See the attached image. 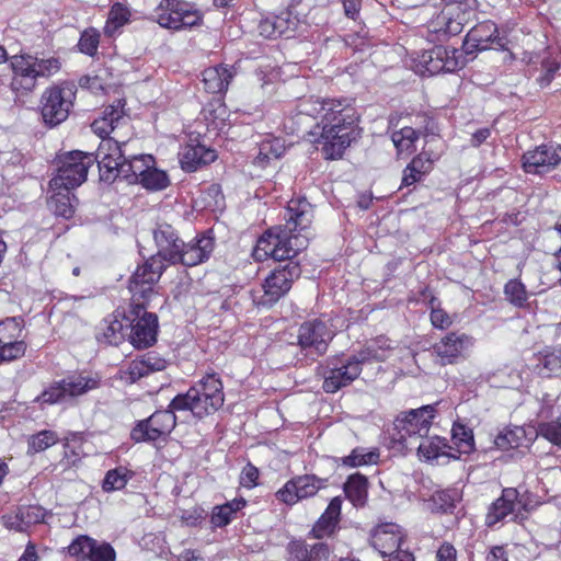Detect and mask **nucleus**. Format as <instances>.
<instances>
[{
  "mask_svg": "<svg viewBox=\"0 0 561 561\" xmlns=\"http://www.w3.org/2000/svg\"><path fill=\"white\" fill-rule=\"evenodd\" d=\"M307 131L311 142L321 145L325 159L341 158L344 150L358 136V116L347 99L310 96L299 101L296 113L289 118L293 131Z\"/></svg>",
  "mask_w": 561,
  "mask_h": 561,
  "instance_id": "f257e3e1",
  "label": "nucleus"
},
{
  "mask_svg": "<svg viewBox=\"0 0 561 561\" xmlns=\"http://www.w3.org/2000/svg\"><path fill=\"white\" fill-rule=\"evenodd\" d=\"M312 217V206L306 198L289 201L284 213L285 224L259 238L253 250L254 260L295 257L307 247L308 237L301 232L309 228Z\"/></svg>",
  "mask_w": 561,
  "mask_h": 561,
  "instance_id": "f03ea898",
  "label": "nucleus"
},
{
  "mask_svg": "<svg viewBox=\"0 0 561 561\" xmlns=\"http://www.w3.org/2000/svg\"><path fill=\"white\" fill-rule=\"evenodd\" d=\"M125 141L117 138L106 139L100 142L96 150L100 179L104 182H114L122 178L129 184L139 183L140 178L154 164L151 154L135 156L126 159L123 150Z\"/></svg>",
  "mask_w": 561,
  "mask_h": 561,
  "instance_id": "7ed1b4c3",
  "label": "nucleus"
},
{
  "mask_svg": "<svg viewBox=\"0 0 561 561\" xmlns=\"http://www.w3.org/2000/svg\"><path fill=\"white\" fill-rule=\"evenodd\" d=\"M98 162L96 154L70 151L60 157L56 175L49 181L50 190H75L88 176L90 167Z\"/></svg>",
  "mask_w": 561,
  "mask_h": 561,
  "instance_id": "20e7f679",
  "label": "nucleus"
},
{
  "mask_svg": "<svg viewBox=\"0 0 561 561\" xmlns=\"http://www.w3.org/2000/svg\"><path fill=\"white\" fill-rule=\"evenodd\" d=\"M434 415L435 405L428 404L398 416L394 421V439L405 449L413 450L420 438L427 436Z\"/></svg>",
  "mask_w": 561,
  "mask_h": 561,
  "instance_id": "39448f33",
  "label": "nucleus"
},
{
  "mask_svg": "<svg viewBox=\"0 0 561 561\" xmlns=\"http://www.w3.org/2000/svg\"><path fill=\"white\" fill-rule=\"evenodd\" d=\"M156 21L164 28L180 31L203 23V14L184 0H162L156 9Z\"/></svg>",
  "mask_w": 561,
  "mask_h": 561,
  "instance_id": "423d86ee",
  "label": "nucleus"
},
{
  "mask_svg": "<svg viewBox=\"0 0 561 561\" xmlns=\"http://www.w3.org/2000/svg\"><path fill=\"white\" fill-rule=\"evenodd\" d=\"M76 85L61 83L46 89L41 99V113L46 125L57 126L69 116L76 99Z\"/></svg>",
  "mask_w": 561,
  "mask_h": 561,
  "instance_id": "0eeeda50",
  "label": "nucleus"
},
{
  "mask_svg": "<svg viewBox=\"0 0 561 561\" xmlns=\"http://www.w3.org/2000/svg\"><path fill=\"white\" fill-rule=\"evenodd\" d=\"M293 259L278 260L285 261V263L275 267L265 278L262 285L264 294L259 301L260 305L271 306L277 302L289 291L294 280L299 278L301 268L299 263L293 261Z\"/></svg>",
  "mask_w": 561,
  "mask_h": 561,
  "instance_id": "6e6552de",
  "label": "nucleus"
},
{
  "mask_svg": "<svg viewBox=\"0 0 561 561\" xmlns=\"http://www.w3.org/2000/svg\"><path fill=\"white\" fill-rule=\"evenodd\" d=\"M165 264L161 257L150 256L139 266L129 280V291L133 302L147 304L154 295L153 285L160 279Z\"/></svg>",
  "mask_w": 561,
  "mask_h": 561,
  "instance_id": "1a4fd4ad",
  "label": "nucleus"
},
{
  "mask_svg": "<svg viewBox=\"0 0 561 561\" xmlns=\"http://www.w3.org/2000/svg\"><path fill=\"white\" fill-rule=\"evenodd\" d=\"M364 359L365 357L352 356L345 360H330L323 373V390L327 393H335L351 385L360 375Z\"/></svg>",
  "mask_w": 561,
  "mask_h": 561,
  "instance_id": "9d476101",
  "label": "nucleus"
},
{
  "mask_svg": "<svg viewBox=\"0 0 561 561\" xmlns=\"http://www.w3.org/2000/svg\"><path fill=\"white\" fill-rule=\"evenodd\" d=\"M134 318L130 324L129 341L137 348L151 346L157 340L158 317L156 313L145 311L146 304L133 302Z\"/></svg>",
  "mask_w": 561,
  "mask_h": 561,
  "instance_id": "9b49d317",
  "label": "nucleus"
},
{
  "mask_svg": "<svg viewBox=\"0 0 561 561\" xmlns=\"http://www.w3.org/2000/svg\"><path fill=\"white\" fill-rule=\"evenodd\" d=\"M99 387V380L85 376H72L55 382L46 389L37 400L43 403L54 404L66 400L82 396L88 391Z\"/></svg>",
  "mask_w": 561,
  "mask_h": 561,
  "instance_id": "f8f14e48",
  "label": "nucleus"
},
{
  "mask_svg": "<svg viewBox=\"0 0 561 561\" xmlns=\"http://www.w3.org/2000/svg\"><path fill=\"white\" fill-rule=\"evenodd\" d=\"M169 410L157 411L149 419L141 421L131 431L135 442H154L171 433L176 424V417L171 404Z\"/></svg>",
  "mask_w": 561,
  "mask_h": 561,
  "instance_id": "ddd939ff",
  "label": "nucleus"
},
{
  "mask_svg": "<svg viewBox=\"0 0 561 561\" xmlns=\"http://www.w3.org/2000/svg\"><path fill=\"white\" fill-rule=\"evenodd\" d=\"M327 479L319 478L314 474L297 476L285 483V485L276 492V497L280 502L293 505L300 500L316 495L319 490L325 488Z\"/></svg>",
  "mask_w": 561,
  "mask_h": 561,
  "instance_id": "4468645a",
  "label": "nucleus"
},
{
  "mask_svg": "<svg viewBox=\"0 0 561 561\" xmlns=\"http://www.w3.org/2000/svg\"><path fill=\"white\" fill-rule=\"evenodd\" d=\"M474 16L473 11L463 9L460 4L449 3L432 21L431 27L434 33L443 36H455L461 33L463 26Z\"/></svg>",
  "mask_w": 561,
  "mask_h": 561,
  "instance_id": "2eb2a0df",
  "label": "nucleus"
},
{
  "mask_svg": "<svg viewBox=\"0 0 561 561\" xmlns=\"http://www.w3.org/2000/svg\"><path fill=\"white\" fill-rule=\"evenodd\" d=\"M506 44V38L499 35L496 24L484 21L468 32L463 47L468 54H471L474 50L505 49Z\"/></svg>",
  "mask_w": 561,
  "mask_h": 561,
  "instance_id": "dca6fc26",
  "label": "nucleus"
},
{
  "mask_svg": "<svg viewBox=\"0 0 561 561\" xmlns=\"http://www.w3.org/2000/svg\"><path fill=\"white\" fill-rule=\"evenodd\" d=\"M332 337L333 332L320 320L307 321L298 331V344L309 355L324 354Z\"/></svg>",
  "mask_w": 561,
  "mask_h": 561,
  "instance_id": "f3484780",
  "label": "nucleus"
},
{
  "mask_svg": "<svg viewBox=\"0 0 561 561\" xmlns=\"http://www.w3.org/2000/svg\"><path fill=\"white\" fill-rule=\"evenodd\" d=\"M458 50L445 46H434L423 51L419 57V64L424 68L423 73L430 76L439 72H454L459 68Z\"/></svg>",
  "mask_w": 561,
  "mask_h": 561,
  "instance_id": "a211bd4d",
  "label": "nucleus"
},
{
  "mask_svg": "<svg viewBox=\"0 0 561 561\" xmlns=\"http://www.w3.org/2000/svg\"><path fill=\"white\" fill-rule=\"evenodd\" d=\"M561 161V146L547 144L523 156V165L527 173L539 174L558 165Z\"/></svg>",
  "mask_w": 561,
  "mask_h": 561,
  "instance_id": "6ab92c4d",
  "label": "nucleus"
},
{
  "mask_svg": "<svg viewBox=\"0 0 561 561\" xmlns=\"http://www.w3.org/2000/svg\"><path fill=\"white\" fill-rule=\"evenodd\" d=\"M472 346V337L466 333L450 332L433 345L440 365L455 364L463 352Z\"/></svg>",
  "mask_w": 561,
  "mask_h": 561,
  "instance_id": "aec40b11",
  "label": "nucleus"
},
{
  "mask_svg": "<svg viewBox=\"0 0 561 561\" xmlns=\"http://www.w3.org/2000/svg\"><path fill=\"white\" fill-rule=\"evenodd\" d=\"M222 404L210 403L205 392L190 388L186 393L178 394L172 401L173 410L191 411L198 419L216 412Z\"/></svg>",
  "mask_w": 561,
  "mask_h": 561,
  "instance_id": "412c9836",
  "label": "nucleus"
},
{
  "mask_svg": "<svg viewBox=\"0 0 561 561\" xmlns=\"http://www.w3.org/2000/svg\"><path fill=\"white\" fill-rule=\"evenodd\" d=\"M124 106L125 102L117 100L115 104L106 106L102 112V116L95 118L91 124L93 133L102 138L101 141L111 139L110 135L116 128L127 124Z\"/></svg>",
  "mask_w": 561,
  "mask_h": 561,
  "instance_id": "4be33fe9",
  "label": "nucleus"
},
{
  "mask_svg": "<svg viewBox=\"0 0 561 561\" xmlns=\"http://www.w3.org/2000/svg\"><path fill=\"white\" fill-rule=\"evenodd\" d=\"M10 65L13 72L11 90L22 95L33 91L37 84V78L26 54L11 57Z\"/></svg>",
  "mask_w": 561,
  "mask_h": 561,
  "instance_id": "5701e85b",
  "label": "nucleus"
},
{
  "mask_svg": "<svg viewBox=\"0 0 561 561\" xmlns=\"http://www.w3.org/2000/svg\"><path fill=\"white\" fill-rule=\"evenodd\" d=\"M404 539L402 528L394 523H385L376 527L371 535L373 547L383 557L393 554Z\"/></svg>",
  "mask_w": 561,
  "mask_h": 561,
  "instance_id": "b1692460",
  "label": "nucleus"
},
{
  "mask_svg": "<svg viewBox=\"0 0 561 561\" xmlns=\"http://www.w3.org/2000/svg\"><path fill=\"white\" fill-rule=\"evenodd\" d=\"M153 240L158 248V253L154 256L161 257L163 263L168 261L176 264L183 241L172 226L168 224L158 225L153 230Z\"/></svg>",
  "mask_w": 561,
  "mask_h": 561,
  "instance_id": "393cba45",
  "label": "nucleus"
},
{
  "mask_svg": "<svg viewBox=\"0 0 561 561\" xmlns=\"http://www.w3.org/2000/svg\"><path fill=\"white\" fill-rule=\"evenodd\" d=\"M0 344L7 348L8 355L22 357L26 351L23 341V319L12 317L0 321Z\"/></svg>",
  "mask_w": 561,
  "mask_h": 561,
  "instance_id": "a878e982",
  "label": "nucleus"
},
{
  "mask_svg": "<svg viewBox=\"0 0 561 561\" xmlns=\"http://www.w3.org/2000/svg\"><path fill=\"white\" fill-rule=\"evenodd\" d=\"M215 248L211 237L203 234L188 243H182L176 263L186 266H196L207 261Z\"/></svg>",
  "mask_w": 561,
  "mask_h": 561,
  "instance_id": "bb28decb",
  "label": "nucleus"
},
{
  "mask_svg": "<svg viewBox=\"0 0 561 561\" xmlns=\"http://www.w3.org/2000/svg\"><path fill=\"white\" fill-rule=\"evenodd\" d=\"M287 561H328L330 549L327 543L318 542L312 546L302 540H293L286 547Z\"/></svg>",
  "mask_w": 561,
  "mask_h": 561,
  "instance_id": "cd10ccee",
  "label": "nucleus"
},
{
  "mask_svg": "<svg viewBox=\"0 0 561 561\" xmlns=\"http://www.w3.org/2000/svg\"><path fill=\"white\" fill-rule=\"evenodd\" d=\"M167 365L168 362L156 352L146 353L129 363L126 370L127 379L135 382L149 374L164 370Z\"/></svg>",
  "mask_w": 561,
  "mask_h": 561,
  "instance_id": "c85d7f7f",
  "label": "nucleus"
},
{
  "mask_svg": "<svg viewBox=\"0 0 561 561\" xmlns=\"http://www.w3.org/2000/svg\"><path fill=\"white\" fill-rule=\"evenodd\" d=\"M216 158V151L204 145H187L181 153L180 162L184 171L194 172L201 167L214 162Z\"/></svg>",
  "mask_w": 561,
  "mask_h": 561,
  "instance_id": "c756f323",
  "label": "nucleus"
},
{
  "mask_svg": "<svg viewBox=\"0 0 561 561\" xmlns=\"http://www.w3.org/2000/svg\"><path fill=\"white\" fill-rule=\"evenodd\" d=\"M342 500L335 496L329 503L324 513L320 516L311 529V534L316 538L330 536L335 530L341 515Z\"/></svg>",
  "mask_w": 561,
  "mask_h": 561,
  "instance_id": "7c9ffc66",
  "label": "nucleus"
},
{
  "mask_svg": "<svg viewBox=\"0 0 561 561\" xmlns=\"http://www.w3.org/2000/svg\"><path fill=\"white\" fill-rule=\"evenodd\" d=\"M518 492L516 489L507 488L502 492L499 497L489 508L486 514V524L489 526L495 525L503 520L506 516L512 514L515 510Z\"/></svg>",
  "mask_w": 561,
  "mask_h": 561,
  "instance_id": "2f4dec72",
  "label": "nucleus"
},
{
  "mask_svg": "<svg viewBox=\"0 0 561 561\" xmlns=\"http://www.w3.org/2000/svg\"><path fill=\"white\" fill-rule=\"evenodd\" d=\"M204 88L209 93H221L228 89L234 72L228 66L218 65L205 69L202 73Z\"/></svg>",
  "mask_w": 561,
  "mask_h": 561,
  "instance_id": "473e14b6",
  "label": "nucleus"
},
{
  "mask_svg": "<svg viewBox=\"0 0 561 561\" xmlns=\"http://www.w3.org/2000/svg\"><path fill=\"white\" fill-rule=\"evenodd\" d=\"M346 497L354 506H364L368 495V480L360 473L351 474L344 483Z\"/></svg>",
  "mask_w": 561,
  "mask_h": 561,
  "instance_id": "72a5a7b5",
  "label": "nucleus"
},
{
  "mask_svg": "<svg viewBox=\"0 0 561 561\" xmlns=\"http://www.w3.org/2000/svg\"><path fill=\"white\" fill-rule=\"evenodd\" d=\"M53 195L48 199L49 209L64 218H71L75 214V202H77L71 190H51Z\"/></svg>",
  "mask_w": 561,
  "mask_h": 561,
  "instance_id": "f704fd0d",
  "label": "nucleus"
},
{
  "mask_svg": "<svg viewBox=\"0 0 561 561\" xmlns=\"http://www.w3.org/2000/svg\"><path fill=\"white\" fill-rule=\"evenodd\" d=\"M528 443L526 432L520 426L506 427L494 439V444L500 449L528 447Z\"/></svg>",
  "mask_w": 561,
  "mask_h": 561,
  "instance_id": "c9c22d12",
  "label": "nucleus"
},
{
  "mask_svg": "<svg viewBox=\"0 0 561 561\" xmlns=\"http://www.w3.org/2000/svg\"><path fill=\"white\" fill-rule=\"evenodd\" d=\"M380 451L378 448L367 449L365 447L354 448L350 455L341 459L345 467L356 468L360 466L376 465L379 461Z\"/></svg>",
  "mask_w": 561,
  "mask_h": 561,
  "instance_id": "e433bc0d",
  "label": "nucleus"
},
{
  "mask_svg": "<svg viewBox=\"0 0 561 561\" xmlns=\"http://www.w3.org/2000/svg\"><path fill=\"white\" fill-rule=\"evenodd\" d=\"M191 388L199 392H205L210 403L224 404L225 396L222 392V383L215 374L207 375Z\"/></svg>",
  "mask_w": 561,
  "mask_h": 561,
  "instance_id": "4c0bfd02",
  "label": "nucleus"
},
{
  "mask_svg": "<svg viewBox=\"0 0 561 561\" xmlns=\"http://www.w3.org/2000/svg\"><path fill=\"white\" fill-rule=\"evenodd\" d=\"M32 67L34 68V73L37 78H49L57 73L61 68V62L59 58L50 56H37V55H31L26 54Z\"/></svg>",
  "mask_w": 561,
  "mask_h": 561,
  "instance_id": "58836bf2",
  "label": "nucleus"
},
{
  "mask_svg": "<svg viewBox=\"0 0 561 561\" xmlns=\"http://www.w3.org/2000/svg\"><path fill=\"white\" fill-rule=\"evenodd\" d=\"M130 12L128 8L119 2L112 5L108 16L104 26V34L106 36H114L118 30L129 22Z\"/></svg>",
  "mask_w": 561,
  "mask_h": 561,
  "instance_id": "ea45409f",
  "label": "nucleus"
},
{
  "mask_svg": "<svg viewBox=\"0 0 561 561\" xmlns=\"http://www.w3.org/2000/svg\"><path fill=\"white\" fill-rule=\"evenodd\" d=\"M284 152V146L279 139H266L261 142L254 163L264 168L273 159H278Z\"/></svg>",
  "mask_w": 561,
  "mask_h": 561,
  "instance_id": "a19ab883",
  "label": "nucleus"
},
{
  "mask_svg": "<svg viewBox=\"0 0 561 561\" xmlns=\"http://www.w3.org/2000/svg\"><path fill=\"white\" fill-rule=\"evenodd\" d=\"M420 133L412 127H403L394 131L391 136L393 145L399 153H412L415 150V141L419 139Z\"/></svg>",
  "mask_w": 561,
  "mask_h": 561,
  "instance_id": "79ce46f5",
  "label": "nucleus"
},
{
  "mask_svg": "<svg viewBox=\"0 0 561 561\" xmlns=\"http://www.w3.org/2000/svg\"><path fill=\"white\" fill-rule=\"evenodd\" d=\"M453 443L460 454H470L474 449L472 431L460 423H455L451 428Z\"/></svg>",
  "mask_w": 561,
  "mask_h": 561,
  "instance_id": "37998d69",
  "label": "nucleus"
},
{
  "mask_svg": "<svg viewBox=\"0 0 561 561\" xmlns=\"http://www.w3.org/2000/svg\"><path fill=\"white\" fill-rule=\"evenodd\" d=\"M446 447L445 439L439 438L438 436L434 437H423L416 443V449L421 457L426 460H432L438 458L444 454L443 448Z\"/></svg>",
  "mask_w": 561,
  "mask_h": 561,
  "instance_id": "c03bdc74",
  "label": "nucleus"
},
{
  "mask_svg": "<svg viewBox=\"0 0 561 561\" xmlns=\"http://www.w3.org/2000/svg\"><path fill=\"white\" fill-rule=\"evenodd\" d=\"M131 473L124 467L108 470L104 477L102 489L105 492L118 491L125 488Z\"/></svg>",
  "mask_w": 561,
  "mask_h": 561,
  "instance_id": "a18cd8bd",
  "label": "nucleus"
},
{
  "mask_svg": "<svg viewBox=\"0 0 561 561\" xmlns=\"http://www.w3.org/2000/svg\"><path fill=\"white\" fill-rule=\"evenodd\" d=\"M504 294L506 299L515 307L522 308L527 304L528 293L526 287L517 279H511L506 283Z\"/></svg>",
  "mask_w": 561,
  "mask_h": 561,
  "instance_id": "49530a36",
  "label": "nucleus"
},
{
  "mask_svg": "<svg viewBox=\"0 0 561 561\" xmlns=\"http://www.w3.org/2000/svg\"><path fill=\"white\" fill-rule=\"evenodd\" d=\"M139 183L147 190L160 191L169 185V178L164 171L157 169L152 164L147 173H145V176L140 178Z\"/></svg>",
  "mask_w": 561,
  "mask_h": 561,
  "instance_id": "de8ad7c7",
  "label": "nucleus"
},
{
  "mask_svg": "<svg viewBox=\"0 0 561 561\" xmlns=\"http://www.w3.org/2000/svg\"><path fill=\"white\" fill-rule=\"evenodd\" d=\"M100 44V33L94 27H89L81 33L78 42V48L88 56H94Z\"/></svg>",
  "mask_w": 561,
  "mask_h": 561,
  "instance_id": "09e8293b",
  "label": "nucleus"
},
{
  "mask_svg": "<svg viewBox=\"0 0 561 561\" xmlns=\"http://www.w3.org/2000/svg\"><path fill=\"white\" fill-rule=\"evenodd\" d=\"M65 448V466H75L83 455L82 438L78 434H72L71 438H67L64 445Z\"/></svg>",
  "mask_w": 561,
  "mask_h": 561,
  "instance_id": "8fccbe9b",
  "label": "nucleus"
},
{
  "mask_svg": "<svg viewBox=\"0 0 561 561\" xmlns=\"http://www.w3.org/2000/svg\"><path fill=\"white\" fill-rule=\"evenodd\" d=\"M58 442V436L53 431H42L28 439V450L32 453L44 451Z\"/></svg>",
  "mask_w": 561,
  "mask_h": 561,
  "instance_id": "3c124183",
  "label": "nucleus"
},
{
  "mask_svg": "<svg viewBox=\"0 0 561 561\" xmlns=\"http://www.w3.org/2000/svg\"><path fill=\"white\" fill-rule=\"evenodd\" d=\"M274 23L280 36H291L298 26V19L290 11H282L279 14L273 15Z\"/></svg>",
  "mask_w": 561,
  "mask_h": 561,
  "instance_id": "603ef678",
  "label": "nucleus"
},
{
  "mask_svg": "<svg viewBox=\"0 0 561 561\" xmlns=\"http://www.w3.org/2000/svg\"><path fill=\"white\" fill-rule=\"evenodd\" d=\"M93 545V538L83 535L79 536L68 546V553L77 559L87 560Z\"/></svg>",
  "mask_w": 561,
  "mask_h": 561,
  "instance_id": "864d4df0",
  "label": "nucleus"
},
{
  "mask_svg": "<svg viewBox=\"0 0 561 561\" xmlns=\"http://www.w3.org/2000/svg\"><path fill=\"white\" fill-rule=\"evenodd\" d=\"M18 512L26 529L32 525L43 522L45 518V511L36 505L21 506L18 508Z\"/></svg>",
  "mask_w": 561,
  "mask_h": 561,
  "instance_id": "5fc2aeb1",
  "label": "nucleus"
},
{
  "mask_svg": "<svg viewBox=\"0 0 561 561\" xmlns=\"http://www.w3.org/2000/svg\"><path fill=\"white\" fill-rule=\"evenodd\" d=\"M538 434L550 443L561 447V417L556 421L540 424L538 427Z\"/></svg>",
  "mask_w": 561,
  "mask_h": 561,
  "instance_id": "6e6d98bb",
  "label": "nucleus"
},
{
  "mask_svg": "<svg viewBox=\"0 0 561 561\" xmlns=\"http://www.w3.org/2000/svg\"><path fill=\"white\" fill-rule=\"evenodd\" d=\"M114 548L107 542H99L94 539L88 560L90 561H115Z\"/></svg>",
  "mask_w": 561,
  "mask_h": 561,
  "instance_id": "4d7b16f0",
  "label": "nucleus"
},
{
  "mask_svg": "<svg viewBox=\"0 0 561 561\" xmlns=\"http://www.w3.org/2000/svg\"><path fill=\"white\" fill-rule=\"evenodd\" d=\"M103 337L111 345H118L124 340V325L119 320L108 321L103 330Z\"/></svg>",
  "mask_w": 561,
  "mask_h": 561,
  "instance_id": "13d9d810",
  "label": "nucleus"
},
{
  "mask_svg": "<svg viewBox=\"0 0 561 561\" xmlns=\"http://www.w3.org/2000/svg\"><path fill=\"white\" fill-rule=\"evenodd\" d=\"M559 68H560V62L557 61L556 59H550V58L543 59L542 60L543 75L538 79L540 87H542V88L548 87L551 83V81L553 80L554 75L559 70Z\"/></svg>",
  "mask_w": 561,
  "mask_h": 561,
  "instance_id": "bf43d9fd",
  "label": "nucleus"
},
{
  "mask_svg": "<svg viewBox=\"0 0 561 561\" xmlns=\"http://www.w3.org/2000/svg\"><path fill=\"white\" fill-rule=\"evenodd\" d=\"M232 515L229 506H216L211 514V524L215 527H224L230 523Z\"/></svg>",
  "mask_w": 561,
  "mask_h": 561,
  "instance_id": "052dcab7",
  "label": "nucleus"
},
{
  "mask_svg": "<svg viewBox=\"0 0 561 561\" xmlns=\"http://www.w3.org/2000/svg\"><path fill=\"white\" fill-rule=\"evenodd\" d=\"M257 30L260 35L265 38L274 39L280 37L276 28V24L274 23L273 15L262 19L259 23Z\"/></svg>",
  "mask_w": 561,
  "mask_h": 561,
  "instance_id": "680f3d73",
  "label": "nucleus"
},
{
  "mask_svg": "<svg viewBox=\"0 0 561 561\" xmlns=\"http://www.w3.org/2000/svg\"><path fill=\"white\" fill-rule=\"evenodd\" d=\"M431 322L435 328H438L442 330L447 329L453 323L449 314L440 308L432 310Z\"/></svg>",
  "mask_w": 561,
  "mask_h": 561,
  "instance_id": "e2e57ef3",
  "label": "nucleus"
},
{
  "mask_svg": "<svg viewBox=\"0 0 561 561\" xmlns=\"http://www.w3.org/2000/svg\"><path fill=\"white\" fill-rule=\"evenodd\" d=\"M257 479H259L257 468L251 463H248L241 472V477H240L241 484L245 488H252V486L256 485Z\"/></svg>",
  "mask_w": 561,
  "mask_h": 561,
  "instance_id": "0e129e2a",
  "label": "nucleus"
},
{
  "mask_svg": "<svg viewBox=\"0 0 561 561\" xmlns=\"http://www.w3.org/2000/svg\"><path fill=\"white\" fill-rule=\"evenodd\" d=\"M411 164L413 165L414 170L420 171L421 174L425 175L431 172L433 163L428 154L422 152L412 159Z\"/></svg>",
  "mask_w": 561,
  "mask_h": 561,
  "instance_id": "69168bd1",
  "label": "nucleus"
},
{
  "mask_svg": "<svg viewBox=\"0 0 561 561\" xmlns=\"http://www.w3.org/2000/svg\"><path fill=\"white\" fill-rule=\"evenodd\" d=\"M424 175L420 171L414 170L411 162L403 170L402 186H410L422 180Z\"/></svg>",
  "mask_w": 561,
  "mask_h": 561,
  "instance_id": "338daca9",
  "label": "nucleus"
},
{
  "mask_svg": "<svg viewBox=\"0 0 561 561\" xmlns=\"http://www.w3.org/2000/svg\"><path fill=\"white\" fill-rule=\"evenodd\" d=\"M436 558L437 561H456V549L449 543H444L439 547Z\"/></svg>",
  "mask_w": 561,
  "mask_h": 561,
  "instance_id": "774afa93",
  "label": "nucleus"
}]
</instances>
